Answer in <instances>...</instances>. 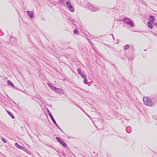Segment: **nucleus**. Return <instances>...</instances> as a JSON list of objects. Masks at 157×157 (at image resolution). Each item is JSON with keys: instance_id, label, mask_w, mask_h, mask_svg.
<instances>
[{"instance_id": "6e6552de", "label": "nucleus", "mask_w": 157, "mask_h": 157, "mask_svg": "<svg viewBox=\"0 0 157 157\" xmlns=\"http://www.w3.org/2000/svg\"><path fill=\"white\" fill-rule=\"evenodd\" d=\"M27 13L29 16L31 18H32L34 17L33 12L28 11L27 12Z\"/></svg>"}, {"instance_id": "2eb2a0df", "label": "nucleus", "mask_w": 157, "mask_h": 157, "mask_svg": "<svg viewBox=\"0 0 157 157\" xmlns=\"http://www.w3.org/2000/svg\"><path fill=\"white\" fill-rule=\"evenodd\" d=\"M7 113L8 114L11 116V117L13 119H14V117L13 115L11 113L9 112V111H7Z\"/></svg>"}, {"instance_id": "cd10ccee", "label": "nucleus", "mask_w": 157, "mask_h": 157, "mask_svg": "<svg viewBox=\"0 0 157 157\" xmlns=\"http://www.w3.org/2000/svg\"><path fill=\"white\" fill-rule=\"evenodd\" d=\"M90 43L91 45H92V43L91 41H90Z\"/></svg>"}, {"instance_id": "9b49d317", "label": "nucleus", "mask_w": 157, "mask_h": 157, "mask_svg": "<svg viewBox=\"0 0 157 157\" xmlns=\"http://www.w3.org/2000/svg\"><path fill=\"white\" fill-rule=\"evenodd\" d=\"M55 91L59 94H62L63 93V91L61 89L57 88H56V89L55 90Z\"/></svg>"}, {"instance_id": "f3484780", "label": "nucleus", "mask_w": 157, "mask_h": 157, "mask_svg": "<svg viewBox=\"0 0 157 157\" xmlns=\"http://www.w3.org/2000/svg\"><path fill=\"white\" fill-rule=\"evenodd\" d=\"M129 45L128 44H127L125 46H124V50H127L128 48H129Z\"/></svg>"}, {"instance_id": "a211bd4d", "label": "nucleus", "mask_w": 157, "mask_h": 157, "mask_svg": "<svg viewBox=\"0 0 157 157\" xmlns=\"http://www.w3.org/2000/svg\"><path fill=\"white\" fill-rule=\"evenodd\" d=\"M78 29H75L74 31V33L75 34L78 35Z\"/></svg>"}, {"instance_id": "7ed1b4c3", "label": "nucleus", "mask_w": 157, "mask_h": 157, "mask_svg": "<svg viewBox=\"0 0 157 157\" xmlns=\"http://www.w3.org/2000/svg\"><path fill=\"white\" fill-rule=\"evenodd\" d=\"M66 4L69 9L71 12H74V8L70 4L69 2H67L66 3Z\"/></svg>"}, {"instance_id": "1a4fd4ad", "label": "nucleus", "mask_w": 157, "mask_h": 157, "mask_svg": "<svg viewBox=\"0 0 157 157\" xmlns=\"http://www.w3.org/2000/svg\"><path fill=\"white\" fill-rule=\"evenodd\" d=\"M126 131L128 133H130L132 131V128L130 126H128L126 128Z\"/></svg>"}, {"instance_id": "f8f14e48", "label": "nucleus", "mask_w": 157, "mask_h": 157, "mask_svg": "<svg viewBox=\"0 0 157 157\" xmlns=\"http://www.w3.org/2000/svg\"><path fill=\"white\" fill-rule=\"evenodd\" d=\"M7 83L8 85L10 86L13 87H14V86L13 84L10 80H8Z\"/></svg>"}, {"instance_id": "dca6fc26", "label": "nucleus", "mask_w": 157, "mask_h": 157, "mask_svg": "<svg viewBox=\"0 0 157 157\" xmlns=\"http://www.w3.org/2000/svg\"><path fill=\"white\" fill-rule=\"evenodd\" d=\"M54 124H55V126H57V128L60 129V130L62 132H63V130H62V129L59 127V126L58 125V124H57L56 122V123H54Z\"/></svg>"}, {"instance_id": "ddd939ff", "label": "nucleus", "mask_w": 157, "mask_h": 157, "mask_svg": "<svg viewBox=\"0 0 157 157\" xmlns=\"http://www.w3.org/2000/svg\"><path fill=\"white\" fill-rule=\"evenodd\" d=\"M149 18L150 19V21H155V18L154 16L151 15L149 16Z\"/></svg>"}, {"instance_id": "aec40b11", "label": "nucleus", "mask_w": 157, "mask_h": 157, "mask_svg": "<svg viewBox=\"0 0 157 157\" xmlns=\"http://www.w3.org/2000/svg\"><path fill=\"white\" fill-rule=\"evenodd\" d=\"M1 139L2 140L4 143H6V140L5 138L3 137H2Z\"/></svg>"}, {"instance_id": "39448f33", "label": "nucleus", "mask_w": 157, "mask_h": 157, "mask_svg": "<svg viewBox=\"0 0 157 157\" xmlns=\"http://www.w3.org/2000/svg\"><path fill=\"white\" fill-rule=\"evenodd\" d=\"M48 114L49 115L51 119H52V120L53 123H56V121H55V120L54 119V118L53 117L52 114H51V113L50 111H49V110H48Z\"/></svg>"}, {"instance_id": "9d476101", "label": "nucleus", "mask_w": 157, "mask_h": 157, "mask_svg": "<svg viewBox=\"0 0 157 157\" xmlns=\"http://www.w3.org/2000/svg\"><path fill=\"white\" fill-rule=\"evenodd\" d=\"M59 142L61 144L63 147H67V144L63 140H59Z\"/></svg>"}, {"instance_id": "5701e85b", "label": "nucleus", "mask_w": 157, "mask_h": 157, "mask_svg": "<svg viewBox=\"0 0 157 157\" xmlns=\"http://www.w3.org/2000/svg\"><path fill=\"white\" fill-rule=\"evenodd\" d=\"M56 140H57L59 142V140H60V139H59V137H56Z\"/></svg>"}, {"instance_id": "f03ea898", "label": "nucleus", "mask_w": 157, "mask_h": 157, "mask_svg": "<svg viewBox=\"0 0 157 157\" xmlns=\"http://www.w3.org/2000/svg\"><path fill=\"white\" fill-rule=\"evenodd\" d=\"M124 21L125 23L131 25L132 27L134 26V24L130 19L128 18H125L124 19Z\"/></svg>"}, {"instance_id": "4468645a", "label": "nucleus", "mask_w": 157, "mask_h": 157, "mask_svg": "<svg viewBox=\"0 0 157 157\" xmlns=\"http://www.w3.org/2000/svg\"><path fill=\"white\" fill-rule=\"evenodd\" d=\"M147 25L149 28L151 29H152L153 28V25H152V23L151 22L149 21L148 22Z\"/></svg>"}, {"instance_id": "4be33fe9", "label": "nucleus", "mask_w": 157, "mask_h": 157, "mask_svg": "<svg viewBox=\"0 0 157 157\" xmlns=\"http://www.w3.org/2000/svg\"><path fill=\"white\" fill-rule=\"evenodd\" d=\"M84 83L85 84L87 83V80L86 78H84Z\"/></svg>"}, {"instance_id": "6ab92c4d", "label": "nucleus", "mask_w": 157, "mask_h": 157, "mask_svg": "<svg viewBox=\"0 0 157 157\" xmlns=\"http://www.w3.org/2000/svg\"><path fill=\"white\" fill-rule=\"evenodd\" d=\"M77 71L80 75H81L82 73V71L79 69H78Z\"/></svg>"}, {"instance_id": "a878e982", "label": "nucleus", "mask_w": 157, "mask_h": 157, "mask_svg": "<svg viewBox=\"0 0 157 157\" xmlns=\"http://www.w3.org/2000/svg\"><path fill=\"white\" fill-rule=\"evenodd\" d=\"M110 35H112V36H113V40H114V36H113V34H110Z\"/></svg>"}, {"instance_id": "f257e3e1", "label": "nucleus", "mask_w": 157, "mask_h": 157, "mask_svg": "<svg viewBox=\"0 0 157 157\" xmlns=\"http://www.w3.org/2000/svg\"><path fill=\"white\" fill-rule=\"evenodd\" d=\"M143 100L144 103L146 105L151 106L152 105L153 102L150 98L147 97H144Z\"/></svg>"}, {"instance_id": "b1692460", "label": "nucleus", "mask_w": 157, "mask_h": 157, "mask_svg": "<svg viewBox=\"0 0 157 157\" xmlns=\"http://www.w3.org/2000/svg\"><path fill=\"white\" fill-rule=\"evenodd\" d=\"M56 140H57L59 142V140H60V139H59V137H56Z\"/></svg>"}, {"instance_id": "20e7f679", "label": "nucleus", "mask_w": 157, "mask_h": 157, "mask_svg": "<svg viewBox=\"0 0 157 157\" xmlns=\"http://www.w3.org/2000/svg\"><path fill=\"white\" fill-rule=\"evenodd\" d=\"M89 8L91 11L93 12H95L99 10V9L98 7H96L92 6H90Z\"/></svg>"}, {"instance_id": "412c9836", "label": "nucleus", "mask_w": 157, "mask_h": 157, "mask_svg": "<svg viewBox=\"0 0 157 157\" xmlns=\"http://www.w3.org/2000/svg\"><path fill=\"white\" fill-rule=\"evenodd\" d=\"M81 75L82 77L84 78H86V76L84 74L82 73Z\"/></svg>"}, {"instance_id": "423d86ee", "label": "nucleus", "mask_w": 157, "mask_h": 157, "mask_svg": "<svg viewBox=\"0 0 157 157\" xmlns=\"http://www.w3.org/2000/svg\"><path fill=\"white\" fill-rule=\"evenodd\" d=\"M47 84L48 86H49L52 90L55 91L56 89V87L53 86L52 84L50 83H48Z\"/></svg>"}, {"instance_id": "393cba45", "label": "nucleus", "mask_w": 157, "mask_h": 157, "mask_svg": "<svg viewBox=\"0 0 157 157\" xmlns=\"http://www.w3.org/2000/svg\"><path fill=\"white\" fill-rule=\"evenodd\" d=\"M152 24L155 26H156L157 25V23L155 22H153Z\"/></svg>"}, {"instance_id": "0eeeda50", "label": "nucleus", "mask_w": 157, "mask_h": 157, "mask_svg": "<svg viewBox=\"0 0 157 157\" xmlns=\"http://www.w3.org/2000/svg\"><path fill=\"white\" fill-rule=\"evenodd\" d=\"M15 146L19 148V149H22L23 150H26L24 147H23L22 146H20L17 143H16L15 144Z\"/></svg>"}, {"instance_id": "bb28decb", "label": "nucleus", "mask_w": 157, "mask_h": 157, "mask_svg": "<svg viewBox=\"0 0 157 157\" xmlns=\"http://www.w3.org/2000/svg\"><path fill=\"white\" fill-rule=\"evenodd\" d=\"M154 29H155V30H156V29H157V28L156 27H155V28H154Z\"/></svg>"}]
</instances>
